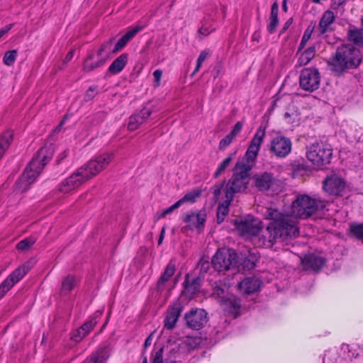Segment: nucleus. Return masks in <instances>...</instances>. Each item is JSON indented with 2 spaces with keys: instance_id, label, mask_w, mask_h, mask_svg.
Here are the masks:
<instances>
[{
  "instance_id": "5701e85b",
  "label": "nucleus",
  "mask_w": 363,
  "mask_h": 363,
  "mask_svg": "<svg viewBox=\"0 0 363 363\" xmlns=\"http://www.w3.org/2000/svg\"><path fill=\"white\" fill-rule=\"evenodd\" d=\"M145 27V25H137L131 30H128L124 35H123L115 45L113 50L111 51L116 53L122 50L126 44L140 30Z\"/></svg>"
},
{
  "instance_id": "0e129e2a",
  "label": "nucleus",
  "mask_w": 363,
  "mask_h": 363,
  "mask_svg": "<svg viewBox=\"0 0 363 363\" xmlns=\"http://www.w3.org/2000/svg\"><path fill=\"white\" fill-rule=\"evenodd\" d=\"M68 155V150H64L60 155H59V160L58 161L60 162V160H63L64 158L67 157V156Z\"/></svg>"
},
{
  "instance_id": "c85d7f7f",
  "label": "nucleus",
  "mask_w": 363,
  "mask_h": 363,
  "mask_svg": "<svg viewBox=\"0 0 363 363\" xmlns=\"http://www.w3.org/2000/svg\"><path fill=\"white\" fill-rule=\"evenodd\" d=\"M93 58H94V55H91L85 60V61L83 64L84 71L91 72V71L95 69L96 68L102 66L107 60L108 55H106L105 57H99V59L96 62L92 61Z\"/></svg>"
},
{
  "instance_id": "79ce46f5",
  "label": "nucleus",
  "mask_w": 363,
  "mask_h": 363,
  "mask_svg": "<svg viewBox=\"0 0 363 363\" xmlns=\"http://www.w3.org/2000/svg\"><path fill=\"white\" fill-rule=\"evenodd\" d=\"M74 284V277L72 276H68L62 281V289L65 291L69 292L73 289Z\"/></svg>"
},
{
  "instance_id": "338daca9",
  "label": "nucleus",
  "mask_w": 363,
  "mask_h": 363,
  "mask_svg": "<svg viewBox=\"0 0 363 363\" xmlns=\"http://www.w3.org/2000/svg\"><path fill=\"white\" fill-rule=\"evenodd\" d=\"M65 120H66V118H64V119H63V120L60 123V124L58 125V126H57V127H56V128H55V131H56V132H57V131H59V130L61 129V128L62 127V125H64V123H65Z\"/></svg>"
},
{
  "instance_id": "6e6d98bb",
  "label": "nucleus",
  "mask_w": 363,
  "mask_h": 363,
  "mask_svg": "<svg viewBox=\"0 0 363 363\" xmlns=\"http://www.w3.org/2000/svg\"><path fill=\"white\" fill-rule=\"evenodd\" d=\"M278 11H279V5L277 2H274L271 9L270 18H278Z\"/></svg>"
},
{
  "instance_id": "09e8293b",
  "label": "nucleus",
  "mask_w": 363,
  "mask_h": 363,
  "mask_svg": "<svg viewBox=\"0 0 363 363\" xmlns=\"http://www.w3.org/2000/svg\"><path fill=\"white\" fill-rule=\"evenodd\" d=\"M311 30H310L308 28L306 29L303 33V37H302L301 43L299 45L298 50H301V49H303L305 47L306 44L307 43V42L308 41V40L311 38Z\"/></svg>"
},
{
  "instance_id": "a18cd8bd",
  "label": "nucleus",
  "mask_w": 363,
  "mask_h": 363,
  "mask_svg": "<svg viewBox=\"0 0 363 363\" xmlns=\"http://www.w3.org/2000/svg\"><path fill=\"white\" fill-rule=\"evenodd\" d=\"M337 354L335 351H327L323 357V363H337Z\"/></svg>"
},
{
  "instance_id": "e2e57ef3",
  "label": "nucleus",
  "mask_w": 363,
  "mask_h": 363,
  "mask_svg": "<svg viewBox=\"0 0 363 363\" xmlns=\"http://www.w3.org/2000/svg\"><path fill=\"white\" fill-rule=\"evenodd\" d=\"M152 334H150L145 340L144 343V347L146 349L147 347H149L152 343Z\"/></svg>"
},
{
  "instance_id": "39448f33",
  "label": "nucleus",
  "mask_w": 363,
  "mask_h": 363,
  "mask_svg": "<svg viewBox=\"0 0 363 363\" xmlns=\"http://www.w3.org/2000/svg\"><path fill=\"white\" fill-rule=\"evenodd\" d=\"M252 168L251 164L245 163L243 160L236 162L233 168L232 178L225 184V198L233 200L235 194L245 191L249 184L250 172Z\"/></svg>"
},
{
  "instance_id": "49530a36",
  "label": "nucleus",
  "mask_w": 363,
  "mask_h": 363,
  "mask_svg": "<svg viewBox=\"0 0 363 363\" xmlns=\"http://www.w3.org/2000/svg\"><path fill=\"white\" fill-rule=\"evenodd\" d=\"M235 138H233L230 134L227 135L224 138H223L220 142L218 145V148L220 150H225L228 146H229Z\"/></svg>"
},
{
  "instance_id": "dca6fc26",
  "label": "nucleus",
  "mask_w": 363,
  "mask_h": 363,
  "mask_svg": "<svg viewBox=\"0 0 363 363\" xmlns=\"http://www.w3.org/2000/svg\"><path fill=\"white\" fill-rule=\"evenodd\" d=\"M185 319L187 325L194 329L199 330L208 322V313L201 308L192 309L186 313Z\"/></svg>"
},
{
  "instance_id": "b1692460",
  "label": "nucleus",
  "mask_w": 363,
  "mask_h": 363,
  "mask_svg": "<svg viewBox=\"0 0 363 363\" xmlns=\"http://www.w3.org/2000/svg\"><path fill=\"white\" fill-rule=\"evenodd\" d=\"M277 242H279L268 224L267 228L257 237V244L262 247H272Z\"/></svg>"
},
{
  "instance_id": "58836bf2",
  "label": "nucleus",
  "mask_w": 363,
  "mask_h": 363,
  "mask_svg": "<svg viewBox=\"0 0 363 363\" xmlns=\"http://www.w3.org/2000/svg\"><path fill=\"white\" fill-rule=\"evenodd\" d=\"M350 229L352 236L363 242V223L351 224Z\"/></svg>"
},
{
  "instance_id": "a878e982",
  "label": "nucleus",
  "mask_w": 363,
  "mask_h": 363,
  "mask_svg": "<svg viewBox=\"0 0 363 363\" xmlns=\"http://www.w3.org/2000/svg\"><path fill=\"white\" fill-rule=\"evenodd\" d=\"M335 17L334 13L328 10L323 13L318 23V30L321 34H324L332 30V25L335 21Z\"/></svg>"
},
{
  "instance_id": "2eb2a0df",
  "label": "nucleus",
  "mask_w": 363,
  "mask_h": 363,
  "mask_svg": "<svg viewBox=\"0 0 363 363\" xmlns=\"http://www.w3.org/2000/svg\"><path fill=\"white\" fill-rule=\"evenodd\" d=\"M345 180L336 174L328 176L323 182L324 191L333 196H341L345 189Z\"/></svg>"
},
{
  "instance_id": "864d4df0",
  "label": "nucleus",
  "mask_w": 363,
  "mask_h": 363,
  "mask_svg": "<svg viewBox=\"0 0 363 363\" xmlns=\"http://www.w3.org/2000/svg\"><path fill=\"white\" fill-rule=\"evenodd\" d=\"M162 75V71L161 69H156L153 72V77H154L155 86H160Z\"/></svg>"
},
{
  "instance_id": "c03bdc74",
  "label": "nucleus",
  "mask_w": 363,
  "mask_h": 363,
  "mask_svg": "<svg viewBox=\"0 0 363 363\" xmlns=\"http://www.w3.org/2000/svg\"><path fill=\"white\" fill-rule=\"evenodd\" d=\"M224 184H225V182H223L220 184H215L213 187H212V191H213V199L217 201L219 198H220V196L221 194V192L223 191V186H224Z\"/></svg>"
},
{
  "instance_id": "412c9836",
  "label": "nucleus",
  "mask_w": 363,
  "mask_h": 363,
  "mask_svg": "<svg viewBox=\"0 0 363 363\" xmlns=\"http://www.w3.org/2000/svg\"><path fill=\"white\" fill-rule=\"evenodd\" d=\"M301 262L304 269L317 272L323 267L325 260L322 257L314 254H309L305 255L304 257L301 259Z\"/></svg>"
},
{
  "instance_id": "6ab92c4d",
  "label": "nucleus",
  "mask_w": 363,
  "mask_h": 363,
  "mask_svg": "<svg viewBox=\"0 0 363 363\" xmlns=\"http://www.w3.org/2000/svg\"><path fill=\"white\" fill-rule=\"evenodd\" d=\"M182 310L183 306L179 301H177L170 306L167 311L164 320V327L169 330L174 328Z\"/></svg>"
},
{
  "instance_id": "9d476101",
  "label": "nucleus",
  "mask_w": 363,
  "mask_h": 363,
  "mask_svg": "<svg viewBox=\"0 0 363 363\" xmlns=\"http://www.w3.org/2000/svg\"><path fill=\"white\" fill-rule=\"evenodd\" d=\"M320 76L318 70L315 68L303 69L299 76L301 88L305 91H313L320 86Z\"/></svg>"
},
{
  "instance_id": "774afa93",
  "label": "nucleus",
  "mask_w": 363,
  "mask_h": 363,
  "mask_svg": "<svg viewBox=\"0 0 363 363\" xmlns=\"http://www.w3.org/2000/svg\"><path fill=\"white\" fill-rule=\"evenodd\" d=\"M201 67V65L196 63V67H195V69H194V72H193L191 75H194L199 70Z\"/></svg>"
},
{
  "instance_id": "20e7f679",
  "label": "nucleus",
  "mask_w": 363,
  "mask_h": 363,
  "mask_svg": "<svg viewBox=\"0 0 363 363\" xmlns=\"http://www.w3.org/2000/svg\"><path fill=\"white\" fill-rule=\"evenodd\" d=\"M52 156V148L51 145H45L41 147L36 156L27 166L19 179L16 183V189L19 192H24L28 189L36 177L43 170L45 165L50 161Z\"/></svg>"
},
{
  "instance_id": "5fc2aeb1",
  "label": "nucleus",
  "mask_w": 363,
  "mask_h": 363,
  "mask_svg": "<svg viewBox=\"0 0 363 363\" xmlns=\"http://www.w3.org/2000/svg\"><path fill=\"white\" fill-rule=\"evenodd\" d=\"M209 52L207 50H204L201 52L197 60L196 63L199 65H202V63L206 60V58L209 56Z\"/></svg>"
},
{
  "instance_id": "cd10ccee",
  "label": "nucleus",
  "mask_w": 363,
  "mask_h": 363,
  "mask_svg": "<svg viewBox=\"0 0 363 363\" xmlns=\"http://www.w3.org/2000/svg\"><path fill=\"white\" fill-rule=\"evenodd\" d=\"M128 62V55L122 54L118 56L109 66L108 71L113 74H116L121 72Z\"/></svg>"
},
{
  "instance_id": "a211bd4d",
  "label": "nucleus",
  "mask_w": 363,
  "mask_h": 363,
  "mask_svg": "<svg viewBox=\"0 0 363 363\" xmlns=\"http://www.w3.org/2000/svg\"><path fill=\"white\" fill-rule=\"evenodd\" d=\"M154 111L152 105L150 104H145L139 113L133 114L130 117L128 128L130 130H136Z\"/></svg>"
},
{
  "instance_id": "4d7b16f0",
  "label": "nucleus",
  "mask_w": 363,
  "mask_h": 363,
  "mask_svg": "<svg viewBox=\"0 0 363 363\" xmlns=\"http://www.w3.org/2000/svg\"><path fill=\"white\" fill-rule=\"evenodd\" d=\"M199 266L201 268V271L203 272H207L210 267V263L208 261L201 260L199 262Z\"/></svg>"
},
{
  "instance_id": "393cba45",
  "label": "nucleus",
  "mask_w": 363,
  "mask_h": 363,
  "mask_svg": "<svg viewBox=\"0 0 363 363\" xmlns=\"http://www.w3.org/2000/svg\"><path fill=\"white\" fill-rule=\"evenodd\" d=\"M216 28L213 27V23L211 18L205 17L201 22L198 29L196 38L202 40L204 38L208 36Z\"/></svg>"
},
{
  "instance_id": "4c0bfd02",
  "label": "nucleus",
  "mask_w": 363,
  "mask_h": 363,
  "mask_svg": "<svg viewBox=\"0 0 363 363\" xmlns=\"http://www.w3.org/2000/svg\"><path fill=\"white\" fill-rule=\"evenodd\" d=\"M113 43V39L111 38L108 40L104 42L97 51V55L99 57H105L108 55L109 57V51Z\"/></svg>"
},
{
  "instance_id": "f257e3e1",
  "label": "nucleus",
  "mask_w": 363,
  "mask_h": 363,
  "mask_svg": "<svg viewBox=\"0 0 363 363\" xmlns=\"http://www.w3.org/2000/svg\"><path fill=\"white\" fill-rule=\"evenodd\" d=\"M113 158V154L112 152H104L96 156L65 179L59 185L58 191L63 194H67L75 190L87 180L104 169L110 164Z\"/></svg>"
},
{
  "instance_id": "7ed1b4c3",
  "label": "nucleus",
  "mask_w": 363,
  "mask_h": 363,
  "mask_svg": "<svg viewBox=\"0 0 363 363\" xmlns=\"http://www.w3.org/2000/svg\"><path fill=\"white\" fill-rule=\"evenodd\" d=\"M362 61L360 51L352 45L338 47L335 53L328 60L330 69L340 75L349 69L357 68Z\"/></svg>"
},
{
  "instance_id": "f03ea898",
  "label": "nucleus",
  "mask_w": 363,
  "mask_h": 363,
  "mask_svg": "<svg viewBox=\"0 0 363 363\" xmlns=\"http://www.w3.org/2000/svg\"><path fill=\"white\" fill-rule=\"evenodd\" d=\"M265 216L267 219L271 220L269 229L272 230L279 242H287L298 236L299 228L295 216L272 208L267 209Z\"/></svg>"
},
{
  "instance_id": "4468645a",
  "label": "nucleus",
  "mask_w": 363,
  "mask_h": 363,
  "mask_svg": "<svg viewBox=\"0 0 363 363\" xmlns=\"http://www.w3.org/2000/svg\"><path fill=\"white\" fill-rule=\"evenodd\" d=\"M236 229L242 236L257 235L262 228V222L256 218H245L235 222Z\"/></svg>"
},
{
  "instance_id": "f3484780",
  "label": "nucleus",
  "mask_w": 363,
  "mask_h": 363,
  "mask_svg": "<svg viewBox=\"0 0 363 363\" xmlns=\"http://www.w3.org/2000/svg\"><path fill=\"white\" fill-rule=\"evenodd\" d=\"M182 220L186 223L184 228L201 232L206 220V214L204 211L186 213L182 216Z\"/></svg>"
},
{
  "instance_id": "ea45409f",
  "label": "nucleus",
  "mask_w": 363,
  "mask_h": 363,
  "mask_svg": "<svg viewBox=\"0 0 363 363\" xmlns=\"http://www.w3.org/2000/svg\"><path fill=\"white\" fill-rule=\"evenodd\" d=\"M233 160L232 156H228L224 159L218 166L217 170L214 173V177L218 178L222 173H223L226 169L229 167L230 164Z\"/></svg>"
},
{
  "instance_id": "473e14b6",
  "label": "nucleus",
  "mask_w": 363,
  "mask_h": 363,
  "mask_svg": "<svg viewBox=\"0 0 363 363\" xmlns=\"http://www.w3.org/2000/svg\"><path fill=\"white\" fill-rule=\"evenodd\" d=\"M13 138V133L7 130L0 136V160L9 148Z\"/></svg>"
},
{
  "instance_id": "37998d69",
  "label": "nucleus",
  "mask_w": 363,
  "mask_h": 363,
  "mask_svg": "<svg viewBox=\"0 0 363 363\" xmlns=\"http://www.w3.org/2000/svg\"><path fill=\"white\" fill-rule=\"evenodd\" d=\"M163 352H164V349L162 347H161L159 350L152 352L151 363H164Z\"/></svg>"
},
{
  "instance_id": "603ef678",
  "label": "nucleus",
  "mask_w": 363,
  "mask_h": 363,
  "mask_svg": "<svg viewBox=\"0 0 363 363\" xmlns=\"http://www.w3.org/2000/svg\"><path fill=\"white\" fill-rule=\"evenodd\" d=\"M179 206H180L179 203H178V201H177L175 203H174L170 207L164 209L162 211V214L160 215V218L165 217L167 215L172 213L175 209L178 208Z\"/></svg>"
},
{
  "instance_id": "f704fd0d",
  "label": "nucleus",
  "mask_w": 363,
  "mask_h": 363,
  "mask_svg": "<svg viewBox=\"0 0 363 363\" xmlns=\"http://www.w3.org/2000/svg\"><path fill=\"white\" fill-rule=\"evenodd\" d=\"M102 312L100 311H96L94 313V317L91 318L89 320L84 323L81 327L80 329L85 332L86 335H87L94 328V326L98 323V319L101 316Z\"/></svg>"
},
{
  "instance_id": "4be33fe9",
  "label": "nucleus",
  "mask_w": 363,
  "mask_h": 363,
  "mask_svg": "<svg viewBox=\"0 0 363 363\" xmlns=\"http://www.w3.org/2000/svg\"><path fill=\"white\" fill-rule=\"evenodd\" d=\"M261 286V281L255 277H246L238 284L240 291L245 294H251L257 291Z\"/></svg>"
},
{
  "instance_id": "680f3d73",
  "label": "nucleus",
  "mask_w": 363,
  "mask_h": 363,
  "mask_svg": "<svg viewBox=\"0 0 363 363\" xmlns=\"http://www.w3.org/2000/svg\"><path fill=\"white\" fill-rule=\"evenodd\" d=\"M95 91V89H93L92 88H89L86 94V99L87 100L91 99L94 97V93Z\"/></svg>"
},
{
  "instance_id": "423d86ee",
  "label": "nucleus",
  "mask_w": 363,
  "mask_h": 363,
  "mask_svg": "<svg viewBox=\"0 0 363 363\" xmlns=\"http://www.w3.org/2000/svg\"><path fill=\"white\" fill-rule=\"evenodd\" d=\"M325 203L308 195H299L292 203V212L295 218H307L313 215L324 213Z\"/></svg>"
},
{
  "instance_id": "7c9ffc66",
  "label": "nucleus",
  "mask_w": 363,
  "mask_h": 363,
  "mask_svg": "<svg viewBox=\"0 0 363 363\" xmlns=\"http://www.w3.org/2000/svg\"><path fill=\"white\" fill-rule=\"evenodd\" d=\"M316 52L315 47L311 46L303 52L296 63V67H302L308 65L311 60L315 57Z\"/></svg>"
},
{
  "instance_id": "aec40b11",
  "label": "nucleus",
  "mask_w": 363,
  "mask_h": 363,
  "mask_svg": "<svg viewBox=\"0 0 363 363\" xmlns=\"http://www.w3.org/2000/svg\"><path fill=\"white\" fill-rule=\"evenodd\" d=\"M111 350L108 345H101L86 359L85 363H106L111 355Z\"/></svg>"
},
{
  "instance_id": "9b49d317",
  "label": "nucleus",
  "mask_w": 363,
  "mask_h": 363,
  "mask_svg": "<svg viewBox=\"0 0 363 363\" xmlns=\"http://www.w3.org/2000/svg\"><path fill=\"white\" fill-rule=\"evenodd\" d=\"M291 140L284 135L274 137L269 144L270 152L277 157H286L291 151Z\"/></svg>"
},
{
  "instance_id": "ddd939ff",
  "label": "nucleus",
  "mask_w": 363,
  "mask_h": 363,
  "mask_svg": "<svg viewBox=\"0 0 363 363\" xmlns=\"http://www.w3.org/2000/svg\"><path fill=\"white\" fill-rule=\"evenodd\" d=\"M29 271V267L23 264L11 272L0 284V299Z\"/></svg>"
},
{
  "instance_id": "bf43d9fd",
  "label": "nucleus",
  "mask_w": 363,
  "mask_h": 363,
  "mask_svg": "<svg viewBox=\"0 0 363 363\" xmlns=\"http://www.w3.org/2000/svg\"><path fill=\"white\" fill-rule=\"evenodd\" d=\"M12 27V25H8L5 26L4 28H2L0 29V38L6 34Z\"/></svg>"
},
{
  "instance_id": "c756f323",
  "label": "nucleus",
  "mask_w": 363,
  "mask_h": 363,
  "mask_svg": "<svg viewBox=\"0 0 363 363\" xmlns=\"http://www.w3.org/2000/svg\"><path fill=\"white\" fill-rule=\"evenodd\" d=\"M175 272V265L172 262H169L157 281V288L159 290L163 289L165 283L174 275Z\"/></svg>"
},
{
  "instance_id": "3c124183",
  "label": "nucleus",
  "mask_w": 363,
  "mask_h": 363,
  "mask_svg": "<svg viewBox=\"0 0 363 363\" xmlns=\"http://www.w3.org/2000/svg\"><path fill=\"white\" fill-rule=\"evenodd\" d=\"M242 126L243 123L242 122H237L229 134L235 138V137L241 131Z\"/></svg>"
},
{
  "instance_id": "69168bd1",
  "label": "nucleus",
  "mask_w": 363,
  "mask_h": 363,
  "mask_svg": "<svg viewBox=\"0 0 363 363\" xmlns=\"http://www.w3.org/2000/svg\"><path fill=\"white\" fill-rule=\"evenodd\" d=\"M291 24V20H289L284 25V26L283 27L281 31V34L284 33L286 30L287 28H289V25Z\"/></svg>"
},
{
  "instance_id": "bb28decb",
  "label": "nucleus",
  "mask_w": 363,
  "mask_h": 363,
  "mask_svg": "<svg viewBox=\"0 0 363 363\" xmlns=\"http://www.w3.org/2000/svg\"><path fill=\"white\" fill-rule=\"evenodd\" d=\"M221 306L228 313H236L240 306V303L238 299L230 296L223 298Z\"/></svg>"
},
{
  "instance_id": "6e6552de",
  "label": "nucleus",
  "mask_w": 363,
  "mask_h": 363,
  "mask_svg": "<svg viewBox=\"0 0 363 363\" xmlns=\"http://www.w3.org/2000/svg\"><path fill=\"white\" fill-rule=\"evenodd\" d=\"M238 255L233 249L218 250L212 258L211 264L218 272H224L236 265Z\"/></svg>"
},
{
  "instance_id": "13d9d810",
  "label": "nucleus",
  "mask_w": 363,
  "mask_h": 363,
  "mask_svg": "<svg viewBox=\"0 0 363 363\" xmlns=\"http://www.w3.org/2000/svg\"><path fill=\"white\" fill-rule=\"evenodd\" d=\"M74 51L72 50H70L67 54V55L65 56V60H64L65 63L69 62L72 59V57L74 56Z\"/></svg>"
},
{
  "instance_id": "0eeeda50",
  "label": "nucleus",
  "mask_w": 363,
  "mask_h": 363,
  "mask_svg": "<svg viewBox=\"0 0 363 363\" xmlns=\"http://www.w3.org/2000/svg\"><path fill=\"white\" fill-rule=\"evenodd\" d=\"M306 157L309 161L318 167L328 164L333 157L332 147L323 141L315 142L307 147Z\"/></svg>"
},
{
  "instance_id": "a19ab883",
  "label": "nucleus",
  "mask_w": 363,
  "mask_h": 363,
  "mask_svg": "<svg viewBox=\"0 0 363 363\" xmlns=\"http://www.w3.org/2000/svg\"><path fill=\"white\" fill-rule=\"evenodd\" d=\"M17 57V50H12L7 51L3 57V62L7 66H11L13 65L16 60Z\"/></svg>"
},
{
  "instance_id": "f8f14e48",
  "label": "nucleus",
  "mask_w": 363,
  "mask_h": 363,
  "mask_svg": "<svg viewBox=\"0 0 363 363\" xmlns=\"http://www.w3.org/2000/svg\"><path fill=\"white\" fill-rule=\"evenodd\" d=\"M264 136V129H262L261 127L259 128L250 141V145L245 155V159L242 160L245 163L251 164L253 166Z\"/></svg>"
},
{
  "instance_id": "c9c22d12",
  "label": "nucleus",
  "mask_w": 363,
  "mask_h": 363,
  "mask_svg": "<svg viewBox=\"0 0 363 363\" xmlns=\"http://www.w3.org/2000/svg\"><path fill=\"white\" fill-rule=\"evenodd\" d=\"M201 190L196 189L188 191L182 199L178 201L180 206L184 203H194L196 199L201 196Z\"/></svg>"
},
{
  "instance_id": "de8ad7c7",
  "label": "nucleus",
  "mask_w": 363,
  "mask_h": 363,
  "mask_svg": "<svg viewBox=\"0 0 363 363\" xmlns=\"http://www.w3.org/2000/svg\"><path fill=\"white\" fill-rule=\"evenodd\" d=\"M86 335L85 334V332H83L80 328H79L77 330H74L72 333L71 339L74 340L76 342H80L84 337H85Z\"/></svg>"
},
{
  "instance_id": "72a5a7b5",
  "label": "nucleus",
  "mask_w": 363,
  "mask_h": 363,
  "mask_svg": "<svg viewBox=\"0 0 363 363\" xmlns=\"http://www.w3.org/2000/svg\"><path fill=\"white\" fill-rule=\"evenodd\" d=\"M233 200H228V198H225V201L220 203L217 210V222L221 223L225 217L228 214L229 206Z\"/></svg>"
},
{
  "instance_id": "052dcab7",
  "label": "nucleus",
  "mask_w": 363,
  "mask_h": 363,
  "mask_svg": "<svg viewBox=\"0 0 363 363\" xmlns=\"http://www.w3.org/2000/svg\"><path fill=\"white\" fill-rule=\"evenodd\" d=\"M165 230H166L165 227H163L161 230L160 235L159 237L158 245H161L162 243V241L164 240V235H165Z\"/></svg>"
},
{
  "instance_id": "8fccbe9b",
  "label": "nucleus",
  "mask_w": 363,
  "mask_h": 363,
  "mask_svg": "<svg viewBox=\"0 0 363 363\" xmlns=\"http://www.w3.org/2000/svg\"><path fill=\"white\" fill-rule=\"evenodd\" d=\"M279 24L278 18H271L269 23L267 26V31L269 33H274L276 31L277 27Z\"/></svg>"
},
{
  "instance_id": "1a4fd4ad",
  "label": "nucleus",
  "mask_w": 363,
  "mask_h": 363,
  "mask_svg": "<svg viewBox=\"0 0 363 363\" xmlns=\"http://www.w3.org/2000/svg\"><path fill=\"white\" fill-rule=\"evenodd\" d=\"M255 187L259 191H274L279 186V181L272 172H262L252 177Z\"/></svg>"
},
{
  "instance_id": "2f4dec72",
  "label": "nucleus",
  "mask_w": 363,
  "mask_h": 363,
  "mask_svg": "<svg viewBox=\"0 0 363 363\" xmlns=\"http://www.w3.org/2000/svg\"><path fill=\"white\" fill-rule=\"evenodd\" d=\"M347 37L350 41L359 47L363 48V29L355 28L350 29Z\"/></svg>"
},
{
  "instance_id": "e433bc0d",
  "label": "nucleus",
  "mask_w": 363,
  "mask_h": 363,
  "mask_svg": "<svg viewBox=\"0 0 363 363\" xmlns=\"http://www.w3.org/2000/svg\"><path fill=\"white\" fill-rule=\"evenodd\" d=\"M36 242L33 237H29L21 240L17 245L16 248L20 251H26L29 250Z\"/></svg>"
}]
</instances>
